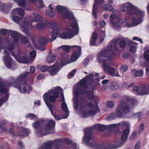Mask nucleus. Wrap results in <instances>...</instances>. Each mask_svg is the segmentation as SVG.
Masks as SVG:
<instances>
[{"label":"nucleus","mask_w":149,"mask_h":149,"mask_svg":"<svg viewBox=\"0 0 149 149\" xmlns=\"http://www.w3.org/2000/svg\"><path fill=\"white\" fill-rule=\"evenodd\" d=\"M64 17L70 22L71 26L73 29L69 28L65 29L63 32H60V37L63 39H70L77 35L79 33V29L78 24L72 13H66Z\"/></svg>","instance_id":"obj_2"},{"label":"nucleus","mask_w":149,"mask_h":149,"mask_svg":"<svg viewBox=\"0 0 149 149\" xmlns=\"http://www.w3.org/2000/svg\"><path fill=\"white\" fill-rule=\"evenodd\" d=\"M56 59V55L54 54H50L48 56L47 61L48 63H52L55 61Z\"/></svg>","instance_id":"obj_28"},{"label":"nucleus","mask_w":149,"mask_h":149,"mask_svg":"<svg viewBox=\"0 0 149 149\" xmlns=\"http://www.w3.org/2000/svg\"><path fill=\"white\" fill-rule=\"evenodd\" d=\"M48 39V38L45 37H43L40 38L38 40V42L41 45L45 44L46 43L47 40Z\"/></svg>","instance_id":"obj_35"},{"label":"nucleus","mask_w":149,"mask_h":149,"mask_svg":"<svg viewBox=\"0 0 149 149\" xmlns=\"http://www.w3.org/2000/svg\"><path fill=\"white\" fill-rule=\"evenodd\" d=\"M12 19L13 21L17 23H18L20 22V19L17 16H13Z\"/></svg>","instance_id":"obj_50"},{"label":"nucleus","mask_w":149,"mask_h":149,"mask_svg":"<svg viewBox=\"0 0 149 149\" xmlns=\"http://www.w3.org/2000/svg\"><path fill=\"white\" fill-rule=\"evenodd\" d=\"M125 88H127V83L126 82L122 83L121 89L123 90Z\"/></svg>","instance_id":"obj_62"},{"label":"nucleus","mask_w":149,"mask_h":149,"mask_svg":"<svg viewBox=\"0 0 149 149\" xmlns=\"http://www.w3.org/2000/svg\"><path fill=\"white\" fill-rule=\"evenodd\" d=\"M11 37L13 38L14 43L18 45L20 35L17 32L10 30V32Z\"/></svg>","instance_id":"obj_21"},{"label":"nucleus","mask_w":149,"mask_h":149,"mask_svg":"<svg viewBox=\"0 0 149 149\" xmlns=\"http://www.w3.org/2000/svg\"><path fill=\"white\" fill-rule=\"evenodd\" d=\"M99 75V74L98 73H95V74H91L89 75H87L86 76L85 79H92L94 75L95 76H97Z\"/></svg>","instance_id":"obj_42"},{"label":"nucleus","mask_w":149,"mask_h":149,"mask_svg":"<svg viewBox=\"0 0 149 149\" xmlns=\"http://www.w3.org/2000/svg\"><path fill=\"white\" fill-rule=\"evenodd\" d=\"M125 22L124 18L120 19L117 18L116 14L112 13V26L119 27L120 25L124 24Z\"/></svg>","instance_id":"obj_15"},{"label":"nucleus","mask_w":149,"mask_h":149,"mask_svg":"<svg viewBox=\"0 0 149 149\" xmlns=\"http://www.w3.org/2000/svg\"><path fill=\"white\" fill-rule=\"evenodd\" d=\"M131 73L135 77L142 76L143 74V72L141 69L137 70L135 69H133L131 70Z\"/></svg>","instance_id":"obj_25"},{"label":"nucleus","mask_w":149,"mask_h":149,"mask_svg":"<svg viewBox=\"0 0 149 149\" xmlns=\"http://www.w3.org/2000/svg\"><path fill=\"white\" fill-rule=\"evenodd\" d=\"M63 48V51L66 52H68L70 49H80V47L76 46H69L68 45H63L59 47L58 48Z\"/></svg>","instance_id":"obj_23"},{"label":"nucleus","mask_w":149,"mask_h":149,"mask_svg":"<svg viewBox=\"0 0 149 149\" xmlns=\"http://www.w3.org/2000/svg\"><path fill=\"white\" fill-rule=\"evenodd\" d=\"M73 54L71 57L70 60V61L66 63L63 59L61 60L63 61L64 63H66L67 64L75 61L80 56L81 54V47H80V49L78 48L76 49H74Z\"/></svg>","instance_id":"obj_14"},{"label":"nucleus","mask_w":149,"mask_h":149,"mask_svg":"<svg viewBox=\"0 0 149 149\" xmlns=\"http://www.w3.org/2000/svg\"><path fill=\"white\" fill-rule=\"evenodd\" d=\"M33 17L35 21L41 22L42 20L41 17L37 14L33 13Z\"/></svg>","instance_id":"obj_31"},{"label":"nucleus","mask_w":149,"mask_h":149,"mask_svg":"<svg viewBox=\"0 0 149 149\" xmlns=\"http://www.w3.org/2000/svg\"><path fill=\"white\" fill-rule=\"evenodd\" d=\"M142 115L141 112H139L136 113L135 116L137 117L139 120H140L142 119Z\"/></svg>","instance_id":"obj_54"},{"label":"nucleus","mask_w":149,"mask_h":149,"mask_svg":"<svg viewBox=\"0 0 149 149\" xmlns=\"http://www.w3.org/2000/svg\"><path fill=\"white\" fill-rule=\"evenodd\" d=\"M45 120L43 119L39 120L34 122L32 126L33 127L37 130V133H41L42 132V127L44 125Z\"/></svg>","instance_id":"obj_16"},{"label":"nucleus","mask_w":149,"mask_h":149,"mask_svg":"<svg viewBox=\"0 0 149 149\" xmlns=\"http://www.w3.org/2000/svg\"><path fill=\"white\" fill-rule=\"evenodd\" d=\"M111 5L106 3L102 6V9L104 11L111 10Z\"/></svg>","instance_id":"obj_34"},{"label":"nucleus","mask_w":149,"mask_h":149,"mask_svg":"<svg viewBox=\"0 0 149 149\" xmlns=\"http://www.w3.org/2000/svg\"><path fill=\"white\" fill-rule=\"evenodd\" d=\"M56 10L59 13H61L65 11L66 9L65 7L59 5L56 6Z\"/></svg>","instance_id":"obj_36"},{"label":"nucleus","mask_w":149,"mask_h":149,"mask_svg":"<svg viewBox=\"0 0 149 149\" xmlns=\"http://www.w3.org/2000/svg\"><path fill=\"white\" fill-rule=\"evenodd\" d=\"M29 74V72H27L21 74L15 81H14L13 77L11 76L10 77V79L16 84L14 87L18 88L22 93H25L26 91V88L28 86L26 84H24L22 81L26 79Z\"/></svg>","instance_id":"obj_8"},{"label":"nucleus","mask_w":149,"mask_h":149,"mask_svg":"<svg viewBox=\"0 0 149 149\" xmlns=\"http://www.w3.org/2000/svg\"><path fill=\"white\" fill-rule=\"evenodd\" d=\"M121 124L122 126H125L128 128L130 126V124L127 121H123L118 123V124H112V132H114L115 130H116V132H118L119 131L118 127L121 126Z\"/></svg>","instance_id":"obj_19"},{"label":"nucleus","mask_w":149,"mask_h":149,"mask_svg":"<svg viewBox=\"0 0 149 149\" xmlns=\"http://www.w3.org/2000/svg\"><path fill=\"white\" fill-rule=\"evenodd\" d=\"M119 44L120 48L123 49H124L126 46V42L124 40H122L120 41Z\"/></svg>","instance_id":"obj_38"},{"label":"nucleus","mask_w":149,"mask_h":149,"mask_svg":"<svg viewBox=\"0 0 149 149\" xmlns=\"http://www.w3.org/2000/svg\"><path fill=\"white\" fill-rule=\"evenodd\" d=\"M44 26L43 23H38L35 26V27L37 29L40 30L44 27Z\"/></svg>","instance_id":"obj_46"},{"label":"nucleus","mask_w":149,"mask_h":149,"mask_svg":"<svg viewBox=\"0 0 149 149\" xmlns=\"http://www.w3.org/2000/svg\"><path fill=\"white\" fill-rule=\"evenodd\" d=\"M130 51L132 52H134L136 51V47L135 46H131L130 49Z\"/></svg>","instance_id":"obj_59"},{"label":"nucleus","mask_w":149,"mask_h":149,"mask_svg":"<svg viewBox=\"0 0 149 149\" xmlns=\"http://www.w3.org/2000/svg\"><path fill=\"white\" fill-rule=\"evenodd\" d=\"M61 92L62 101L63 102L61 104V107L62 110L65 113H67V116L69 115L68 109L67 105L65 102L64 96L63 93V91L61 88L59 87H57L55 88H54L50 90L48 92L45 93L43 95L44 100L47 105L51 111L52 115H53V113L52 110V106L49 104L47 101L52 103L56 101V99L59 96V93Z\"/></svg>","instance_id":"obj_1"},{"label":"nucleus","mask_w":149,"mask_h":149,"mask_svg":"<svg viewBox=\"0 0 149 149\" xmlns=\"http://www.w3.org/2000/svg\"><path fill=\"white\" fill-rule=\"evenodd\" d=\"M76 70L74 69L71 72L69 73V76L70 77H72L74 75L75 72H76Z\"/></svg>","instance_id":"obj_64"},{"label":"nucleus","mask_w":149,"mask_h":149,"mask_svg":"<svg viewBox=\"0 0 149 149\" xmlns=\"http://www.w3.org/2000/svg\"><path fill=\"white\" fill-rule=\"evenodd\" d=\"M134 13L129 15H135V16L131 19H127L126 20L125 25L127 27H132L139 25L143 21V17L145 16L143 11L141 10L138 7L134 10Z\"/></svg>","instance_id":"obj_6"},{"label":"nucleus","mask_w":149,"mask_h":149,"mask_svg":"<svg viewBox=\"0 0 149 149\" xmlns=\"http://www.w3.org/2000/svg\"><path fill=\"white\" fill-rule=\"evenodd\" d=\"M14 11L21 16H23L24 14V10L22 8H17L15 9Z\"/></svg>","instance_id":"obj_32"},{"label":"nucleus","mask_w":149,"mask_h":149,"mask_svg":"<svg viewBox=\"0 0 149 149\" xmlns=\"http://www.w3.org/2000/svg\"><path fill=\"white\" fill-rule=\"evenodd\" d=\"M5 120H2L0 123V127L1 129L4 131H7L6 128L5 127Z\"/></svg>","instance_id":"obj_41"},{"label":"nucleus","mask_w":149,"mask_h":149,"mask_svg":"<svg viewBox=\"0 0 149 149\" xmlns=\"http://www.w3.org/2000/svg\"><path fill=\"white\" fill-rule=\"evenodd\" d=\"M90 109L89 111V113L90 116H93L97 112L99 111V107L97 106V108L95 109V107L89 109Z\"/></svg>","instance_id":"obj_30"},{"label":"nucleus","mask_w":149,"mask_h":149,"mask_svg":"<svg viewBox=\"0 0 149 149\" xmlns=\"http://www.w3.org/2000/svg\"><path fill=\"white\" fill-rule=\"evenodd\" d=\"M55 125V122L54 121L52 120H50L45 125V129L46 130H50L52 127H54Z\"/></svg>","instance_id":"obj_26"},{"label":"nucleus","mask_w":149,"mask_h":149,"mask_svg":"<svg viewBox=\"0 0 149 149\" xmlns=\"http://www.w3.org/2000/svg\"><path fill=\"white\" fill-rule=\"evenodd\" d=\"M81 110V114L82 117L84 118H86L88 117L90 115L89 113V111L88 109L84 108L83 109L79 108Z\"/></svg>","instance_id":"obj_27"},{"label":"nucleus","mask_w":149,"mask_h":149,"mask_svg":"<svg viewBox=\"0 0 149 149\" xmlns=\"http://www.w3.org/2000/svg\"><path fill=\"white\" fill-rule=\"evenodd\" d=\"M74 97L73 99L74 105L75 108H79L83 109L84 108L88 109L95 107V109L97 108V103L95 102L94 100L95 96L93 95V92L88 95V98H89L88 100V103L85 104L86 100L82 99L78 97V99L77 98L78 94L77 92L74 93Z\"/></svg>","instance_id":"obj_4"},{"label":"nucleus","mask_w":149,"mask_h":149,"mask_svg":"<svg viewBox=\"0 0 149 149\" xmlns=\"http://www.w3.org/2000/svg\"><path fill=\"white\" fill-rule=\"evenodd\" d=\"M112 129L111 125L105 126L100 124H97L94 125L93 127L87 129L85 130V134L83 138V141L85 143H88L92 139V130H98L100 131L103 132L106 129L111 130Z\"/></svg>","instance_id":"obj_7"},{"label":"nucleus","mask_w":149,"mask_h":149,"mask_svg":"<svg viewBox=\"0 0 149 149\" xmlns=\"http://www.w3.org/2000/svg\"><path fill=\"white\" fill-rule=\"evenodd\" d=\"M6 86L3 83L0 84V91L2 93H5L7 91L5 88H3L5 87Z\"/></svg>","instance_id":"obj_37"},{"label":"nucleus","mask_w":149,"mask_h":149,"mask_svg":"<svg viewBox=\"0 0 149 149\" xmlns=\"http://www.w3.org/2000/svg\"><path fill=\"white\" fill-rule=\"evenodd\" d=\"M5 96L6 97V99H4L3 98H2L0 100V106H1L2 105V103L4 102L5 100L7 99L9 95L8 94H6L5 95Z\"/></svg>","instance_id":"obj_57"},{"label":"nucleus","mask_w":149,"mask_h":149,"mask_svg":"<svg viewBox=\"0 0 149 149\" xmlns=\"http://www.w3.org/2000/svg\"><path fill=\"white\" fill-rule=\"evenodd\" d=\"M128 68V66L126 65H123L121 66L120 71L121 72H124L127 70Z\"/></svg>","instance_id":"obj_48"},{"label":"nucleus","mask_w":149,"mask_h":149,"mask_svg":"<svg viewBox=\"0 0 149 149\" xmlns=\"http://www.w3.org/2000/svg\"><path fill=\"white\" fill-rule=\"evenodd\" d=\"M67 64V63H64L63 61L58 63H56L55 64L51 66L49 68V73L51 76H53L56 74L61 69L63 66Z\"/></svg>","instance_id":"obj_13"},{"label":"nucleus","mask_w":149,"mask_h":149,"mask_svg":"<svg viewBox=\"0 0 149 149\" xmlns=\"http://www.w3.org/2000/svg\"><path fill=\"white\" fill-rule=\"evenodd\" d=\"M137 7L131 3L127 2L121 5L120 10L121 12L123 13L127 11L128 14L129 15L134 13V10H135Z\"/></svg>","instance_id":"obj_10"},{"label":"nucleus","mask_w":149,"mask_h":149,"mask_svg":"<svg viewBox=\"0 0 149 149\" xmlns=\"http://www.w3.org/2000/svg\"><path fill=\"white\" fill-rule=\"evenodd\" d=\"M37 6L39 8H41L44 6L43 1L42 0H40L36 4Z\"/></svg>","instance_id":"obj_51"},{"label":"nucleus","mask_w":149,"mask_h":149,"mask_svg":"<svg viewBox=\"0 0 149 149\" xmlns=\"http://www.w3.org/2000/svg\"><path fill=\"white\" fill-rule=\"evenodd\" d=\"M24 26H21L20 27L22 31L24 32L29 36H31V33L30 31L29 28L32 25L31 22L30 21L29 18H25L22 21Z\"/></svg>","instance_id":"obj_12"},{"label":"nucleus","mask_w":149,"mask_h":149,"mask_svg":"<svg viewBox=\"0 0 149 149\" xmlns=\"http://www.w3.org/2000/svg\"><path fill=\"white\" fill-rule=\"evenodd\" d=\"M47 15L50 17H53L55 16V13L52 10H47L45 12Z\"/></svg>","instance_id":"obj_40"},{"label":"nucleus","mask_w":149,"mask_h":149,"mask_svg":"<svg viewBox=\"0 0 149 149\" xmlns=\"http://www.w3.org/2000/svg\"><path fill=\"white\" fill-rule=\"evenodd\" d=\"M137 134L136 132H134L130 136L129 139L130 140H132L134 139L136 136Z\"/></svg>","instance_id":"obj_58"},{"label":"nucleus","mask_w":149,"mask_h":149,"mask_svg":"<svg viewBox=\"0 0 149 149\" xmlns=\"http://www.w3.org/2000/svg\"><path fill=\"white\" fill-rule=\"evenodd\" d=\"M62 31L61 29L58 26H56L53 28V31L50 36H48V39L49 40H54L56 39L57 35L59 33Z\"/></svg>","instance_id":"obj_17"},{"label":"nucleus","mask_w":149,"mask_h":149,"mask_svg":"<svg viewBox=\"0 0 149 149\" xmlns=\"http://www.w3.org/2000/svg\"><path fill=\"white\" fill-rule=\"evenodd\" d=\"M127 102H130L132 104H136L137 101L132 97L125 95L122 97V100L120 101L116 112V115L118 118H124L125 115L130 112L131 109L127 105Z\"/></svg>","instance_id":"obj_3"},{"label":"nucleus","mask_w":149,"mask_h":149,"mask_svg":"<svg viewBox=\"0 0 149 149\" xmlns=\"http://www.w3.org/2000/svg\"><path fill=\"white\" fill-rule=\"evenodd\" d=\"M111 45L108 46L106 49L102 50L97 55L99 61L100 62L102 61L103 63L104 69L110 74L111 73V68L110 67L111 63Z\"/></svg>","instance_id":"obj_5"},{"label":"nucleus","mask_w":149,"mask_h":149,"mask_svg":"<svg viewBox=\"0 0 149 149\" xmlns=\"http://www.w3.org/2000/svg\"><path fill=\"white\" fill-rule=\"evenodd\" d=\"M97 38V34L95 32H94L93 33V35L92 37V39L93 40H96Z\"/></svg>","instance_id":"obj_63"},{"label":"nucleus","mask_w":149,"mask_h":149,"mask_svg":"<svg viewBox=\"0 0 149 149\" xmlns=\"http://www.w3.org/2000/svg\"><path fill=\"white\" fill-rule=\"evenodd\" d=\"M13 45H9L8 47V49L10 51L12 55L17 60L19 63H27L31 62L29 59L25 57H21V54L19 51L18 52L13 53L12 50L14 49Z\"/></svg>","instance_id":"obj_9"},{"label":"nucleus","mask_w":149,"mask_h":149,"mask_svg":"<svg viewBox=\"0 0 149 149\" xmlns=\"http://www.w3.org/2000/svg\"><path fill=\"white\" fill-rule=\"evenodd\" d=\"M23 132L24 133V134L22 133H19V135L20 136H27L29 134V131L27 129H23Z\"/></svg>","instance_id":"obj_44"},{"label":"nucleus","mask_w":149,"mask_h":149,"mask_svg":"<svg viewBox=\"0 0 149 149\" xmlns=\"http://www.w3.org/2000/svg\"><path fill=\"white\" fill-rule=\"evenodd\" d=\"M88 144L91 147L98 149H111V143H108L106 145H98L96 144L95 142L93 141V142L89 143Z\"/></svg>","instance_id":"obj_18"},{"label":"nucleus","mask_w":149,"mask_h":149,"mask_svg":"<svg viewBox=\"0 0 149 149\" xmlns=\"http://www.w3.org/2000/svg\"><path fill=\"white\" fill-rule=\"evenodd\" d=\"M49 69V67L47 65H44L42 66L40 68V70L41 72H45L48 70Z\"/></svg>","instance_id":"obj_49"},{"label":"nucleus","mask_w":149,"mask_h":149,"mask_svg":"<svg viewBox=\"0 0 149 149\" xmlns=\"http://www.w3.org/2000/svg\"><path fill=\"white\" fill-rule=\"evenodd\" d=\"M141 88V90L139 93V94L143 95L149 94V86L148 87L145 85H142Z\"/></svg>","instance_id":"obj_24"},{"label":"nucleus","mask_w":149,"mask_h":149,"mask_svg":"<svg viewBox=\"0 0 149 149\" xmlns=\"http://www.w3.org/2000/svg\"><path fill=\"white\" fill-rule=\"evenodd\" d=\"M144 125L143 123H142L140 125L139 128V132H143L144 130Z\"/></svg>","instance_id":"obj_56"},{"label":"nucleus","mask_w":149,"mask_h":149,"mask_svg":"<svg viewBox=\"0 0 149 149\" xmlns=\"http://www.w3.org/2000/svg\"><path fill=\"white\" fill-rule=\"evenodd\" d=\"M95 1L93 7L92 12L93 15L96 18L97 15L96 12L97 8L98 6L103 3L104 2V0H95Z\"/></svg>","instance_id":"obj_22"},{"label":"nucleus","mask_w":149,"mask_h":149,"mask_svg":"<svg viewBox=\"0 0 149 149\" xmlns=\"http://www.w3.org/2000/svg\"><path fill=\"white\" fill-rule=\"evenodd\" d=\"M52 143L49 142L46 143L45 146L42 149H49L51 148L52 146Z\"/></svg>","instance_id":"obj_43"},{"label":"nucleus","mask_w":149,"mask_h":149,"mask_svg":"<svg viewBox=\"0 0 149 149\" xmlns=\"http://www.w3.org/2000/svg\"><path fill=\"white\" fill-rule=\"evenodd\" d=\"M143 56L145 59L147 61H149V54H147L146 52H144L143 54Z\"/></svg>","instance_id":"obj_60"},{"label":"nucleus","mask_w":149,"mask_h":149,"mask_svg":"<svg viewBox=\"0 0 149 149\" xmlns=\"http://www.w3.org/2000/svg\"><path fill=\"white\" fill-rule=\"evenodd\" d=\"M68 116V114L67 116L66 117H64L60 115H57V114H55L53 115L54 117L55 118L56 120H59L63 118H66Z\"/></svg>","instance_id":"obj_39"},{"label":"nucleus","mask_w":149,"mask_h":149,"mask_svg":"<svg viewBox=\"0 0 149 149\" xmlns=\"http://www.w3.org/2000/svg\"><path fill=\"white\" fill-rule=\"evenodd\" d=\"M119 86L118 84L116 82H112V90H116L117 89Z\"/></svg>","instance_id":"obj_47"},{"label":"nucleus","mask_w":149,"mask_h":149,"mask_svg":"<svg viewBox=\"0 0 149 149\" xmlns=\"http://www.w3.org/2000/svg\"><path fill=\"white\" fill-rule=\"evenodd\" d=\"M28 116L29 117H31L34 120H36L38 119V117L36 115L32 113L29 114L28 115Z\"/></svg>","instance_id":"obj_53"},{"label":"nucleus","mask_w":149,"mask_h":149,"mask_svg":"<svg viewBox=\"0 0 149 149\" xmlns=\"http://www.w3.org/2000/svg\"><path fill=\"white\" fill-rule=\"evenodd\" d=\"M32 43L34 47L37 49H40L41 50H44V49H42V46L38 42V41L33 40H32Z\"/></svg>","instance_id":"obj_29"},{"label":"nucleus","mask_w":149,"mask_h":149,"mask_svg":"<svg viewBox=\"0 0 149 149\" xmlns=\"http://www.w3.org/2000/svg\"><path fill=\"white\" fill-rule=\"evenodd\" d=\"M4 52V55L3 56V60L6 62V65L7 68H10L11 67L12 60L9 57L10 54L8 52L5 50Z\"/></svg>","instance_id":"obj_20"},{"label":"nucleus","mask_w":149,"mask_h":149,"mask_svg":"<svg viewBox=\"0 0 149 149\" xmlns=\"http://www.w3.org/2000/svg\"><path fill=\"white\" fill-rule=\"evenodd\" d=\"M22 42L23 43H26L29 42V40L27 38L25 37H22L21 39Z\"/></svg>","instance_id":"obj_52"},{"label":"nucleus","mask_w":149,"mask_h":149,"mask_svg":"<svg viewBox=\"0 0 149 149\" xmlns=\"http://www.w3.org/2000/svg\"><path fill=\"white\" fill-rule=\"evenodd\" d=\"M86 79H83L80 81V84L82 85V88H84L85 89L88 88V86H86V85L85 84L86 83Z\"/></svg>","instance_id":"obj_45"},{"label":"nucleus","mask_w":149,"mask_h":149,"mask_svg":"<svg viewBox=\"0 0 149 149\" xmlns=\"http://www.w3.org/2000/svg\"><path fill=\"white\" fill-rule=\"evenodd\" d=\"M141 143L140 141H138L135 144L134 146V149H139L140 148Z\"/></svg>","instance_id":"obj_61"},{"label":"nucleus","mask_w":149,"mask_h":149,"mask_svg":"<svg viewBox=\"0 0 149 149\" xmlns=\"http://www.w3.org/2000/svg\"><path fill=\"white\" fill-rule=\"evenodd\" d=\"M112 66H113V68L112 67V76L120 77L119 73L117 72V70L116 69L114 68V67H116L117 68L118 67L117 65H113L112 63Z\"/></svg>","instance_id":"obj_33"},{"label":"nucleus","mask_w":149,"mask_h":149,"mask_svg":"<svg viewBox=\"0 0 149 149\" xmlns=\"http://www.w3.org/2000/svg\"><path fill=\"white\" fill-rule=\"evenodd\" d=\"M130 132V130L128 128L126 129L123 131L121 137V139L123 142H119L118 141L116 142L115 144H112V149H116L118 148L124 143L127 139Z\"/></svg>","instance_id":"obj_11"},{"label":"nucleus","mask_w":149,"mask_h":149,"mask_svg":"<svg viewBox=\"0 0 149 149\" xmlns=\"http://www.w3.org/2000/svg\"><path fill=\"white\" fill-rule=\"evenodd\" d=\"M36 52L35 50H33L30 53V55L32 58H35L36 56Z\"/></svg>","instance_id":"obj_55"}]
</instances>
